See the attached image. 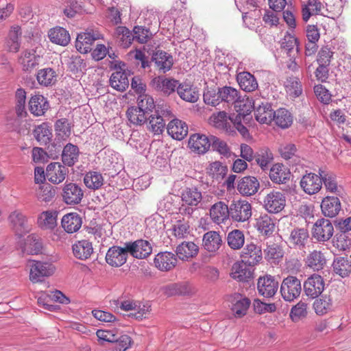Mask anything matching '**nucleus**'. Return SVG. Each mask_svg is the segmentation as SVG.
<instances>
[{"label": "nucleus", "instance_id": "obj_63", "mask_svg": "<svg viewBox=\"0 0 351 351\" xmlns=\"http://www.w3.org/2000/svg\"><path fill=\"white\" fill-rule=\"evenodd\" d=\"M172 232L178 239H185L190 234V226L188 221L178 220L172 226Z\"/></svg>", "mask_w": 351, "mask_h": 351}, {"label": "nucleus", "instance_id": "obj_52", "mask_svg": "<svg viewBox=\"0 0 351 351\" xmlns=\"http://www.w3.org/2000/svg\"><path fill=\"white\" fill-rule=\"evenodd\" d=\"M43 243L41 239L36 234L29 235L25 243L23 251L29 254H38L41 252Z\"/></svg>", "mask_w": 351, "mask_h": 351}, {"label": "nucleus", "instance_id": "obj_14", "mask_svg": "<svg viewBox=\"0 0 351 351\" xmlns=\"http://www.w3.org/2000/svg\"><path fill=\"white\" fill-rule=\"evenodd\" d=\"M278 289V282L273 276L266 275L258 278L257 290L261 295L265 298H271L276 293Z\"/></svg>", "mask_w": 351, "mask_h": 351}, {"label": "nucleus", "instance_id": "obj_36", "mask_svg": "<svg viewBox=\"0 0 351 351\" xmlns=\"http://www.w3.org/2000/svg\"><path fill=\"white\" fill-rule=\"evenodd\" d=\"M72 250L74 256L81 260L88 258L93 252L92 243L85 239L75 242Z\"/></svg>", "mask_w": 351, "mask_h": 351}, {"label": "nucleus", "instance_id": "obj_23", "mask_svg": "<svg viewBox=\"0 0 351 351\" xmlns=\"http://www.w3.org/2000/svg\"><path fill=\"white\" fill-rule=\"evenodd\" d=\"M152 61L154 62L155 66L163 73L169 71L173 64L172 56L161 50H158L153 53Z\"/></svg>", "mask_w": 351, "mask_h": 351}, {"label": "nucleus", "instance_id": "obj_10", "mask_svg": "<svg viewBox=\"0 0 351 351\" xmlns=\"http://www.w3.org/2000/svg\"><path fill=\"white\" fill-rule=\"evenodd\" d=\"M325 284L323 278L314 274L309 276L304 282L305 294L312 299L317 298L324 291Z\"/></svg>", "mask_w": 351, "mask_h": 351}, {"label": "nucleus", "instance_id": "obj_59", "mask_svg": "<svg viewBox=\"0 0 351 351\" xmlns=\"http://www.w3.org/2000/svg\"><path fill=\"white\" fill-rule=\"evenodd\" d=\"M334 271L341 277H346L351 272V261L343 257L337 258L332 263Z\"/></svg>", "mask_w": 351, "mask_h": 351}, {"label": "nucleus", "instance_id": "obj_41", "mask_svg": "<svg viewBox=\"0 0 351 351\" xmlns=\"http://www.w3.org/2000/svg\"><path fill=\"white\" fill-rule=\"evenodd\" d=\"M230 276L234 280L240 282L247 281L252 277V272L245 262L235 263L231 269Z\"/></svg>", "mask_w": 351, "mask_h": 351}, {"label": "nucleus", "instance_id": "obj_30", "mask_svg": "<svg viewBox=\"0 0 351 351\" xmlns=\"http://www.w3.org/2000/svg\"><path fill=\"white\" fill-rule=\"evenodd\" d=\"M199 252V247L194 242L183 241L176 247V255L182 261H189L195 257Z\"/></svg>", "mask_w": 351, "mask_h": 351}, {"label": "nucleus", "instance_id": "obj_27", "mask_svg": "<svg viewBox=\"0 0 351 351\" xmlns=\"http://www.w3.org/2000/svg\"><path fill=\"white\" fill-rule=\"evenodd\" d=\"M259 186V182L256 178L245 176L239 180L237 189L241 195L250 196L258 191Z\"/></svg>", "mask_w": 351, "mask_h": 351}, {"label": "nucleus", "instance_id": "obj_9", "mask_svg": "<svg viewBox=\"0 0 351 351\" xmlns=\"http://www.w3.org/2000/svg\"><path fill=\"white\" fill-rule=\"evenodd\" d=\"M8 221L12 230L19 237H23L30 230L27 217L19 210L12 212L8 217Z\"/></svg>", "mask_w": 351, "mask_h": 351}, {"label": "nucleus", "instance_id": "obj_25", "mask_svg": "<svg viewBox=\"0 0 351 351\" xmlns=\"http://www.w3.org/2000/svg\"><path fill=\"white\" fill-rule=\"evenodd\" d=\"M323 215L328 217H335L341 210V202L337 197L327 196L321 204Z\"/></svg>", "mask_w": 351, "mask_h": 351}, {"label": "nucleus", "instance_id": "obj_43", "mask_svg": "<svg viewBox=\"0 0 351 351\" xmlns=\"http://www.w3.org/2000/svg\"><path fill=\"white\" fill-rule=\"evenodd\" d=\"M238 113L229 117V119L233 123L235 128L242 134L245 136L247 133V129L242 124V121L245 122L250 119V109H239Z\"/></svg>", "mask_w": 351, "mask_h": 351}, {"label": "nucleus", "instance_id": "obj_58", "mask_svg": "<svg viewBox=\"0 0 351 351\" xmlns=\"http://www.w3.org/2000/svg\"><path fill=\"white\" fill-rule=\"evenodd\" d=\"M114 34L119 45L123 48L130 47L132 41L134 40L132 33L125 27H117Z\"/></svg>", "mask_w": 351, "mask_h": 351}, {"label": "nucleus", "instance_id": "obj_6", "mask_svg": "<svg viewBox=\"0 0 351 351\" xmlns=\"http://www.w3.org/2000/svg\"><path fill=\"white\" fill-rule=\"evenodd\" d=\"M249 103L247 107L246 104H244L243 106L246 109H250V111L252 108H254L255 118L260 123L269 124L273 121L275 111L271 108L270 104L268 102L260 103L256 101L252 102V105H251V101H249Z\"/></svg>", "mask_w": 351, "mask_h": 351}, {"label": "nucleus", "instance_id": "obj_19", "mask_svg": "<svg viewBox=\"0 0 351 351\" xmlns=\"http://www.w3.org/2000/svg\"><path fill=\"white\" fill-rule=\"evenodd\" d=\"M241 258L243 262H245L248 265H256L263 258L261 247L252 242L247 243L242 251Z\"/></svg>", "mask_w": 351, "mask_h": 351}, {"label": "nucleus", "instance_id": "obj_39", "mask_svg": "<svg viewBox=\"0 0 351 351\" xmlns=\"http://www.w3.org/2000/svg\"><path fill=\"white\" fill-rule=\"evenodd\" d=\"M269 178L276 184H285L290 178V171L283 165L276 163L270 169Z\"/></svg>", "mask_w": 351, "mask_h": 351}, {"label": "nucleus", "instance_id": "obj_7", "mask_svg": "<svg viewBox=\"0 0 351 351\" xmlns=\"http://www.w3.org/2000/svg\"><path fill=\"white\" fill-rule=\"evenodd\" d=\"M125 243L128 252L135 258H146L152 254V244L147 240L138 239L134 241L126 242Z\"/></svg>", "mask_w": 351, "mask_h": 351}, {"label": "nucleus", "instance_id": "obj_4", "mask_svg": "<svg viewBox=\"0 0 351 351\" xmlns=\"http://www.w3.org/2000/svg\"><path fill=\"white\" fill-rule=\"evenodd\" d=\"M280 291L285 301L292 302L301 293V282L297 277L289 276L282 280Z\"/></svg>", "mask_w": 351, "mask_h": 351}, {"label": "nucleus", "instance_id": "obj_60", "mask_svg": "<svg viewBox=\"0 0 351 351\" xmlns=\"http://www.w3.org/2000/svg\"><path fill=\"white\" fill-rule=\"evenodd\" d=\"M21 28L19 26L12 27L9 32L7 45L10 51L17 52L20 48Z\"/></svg>", "mask_w": 351, "mask_h": 351}, {"label": "nucleus", "instance_id": "obj_26", "mask_svg": "<svg viewBox=\"0 0 351 351\" xmlns=\"http://www.w3.org/2000/svg\"><path fill=\"white\" fill-rule=\"evenodd\" d=\"M50 300L58 302L61 304H69L70 302L69 299L66 297L61 291L56 290L51 291L49 293H43L41 296L38 298V302L40 305H43L45 309L51 311L53 308V306L49 304L47 302Z\"/></svg>", "mask_w": 351, "mask_h": 351}, {"label": "nucleus", "instance_id": "obj_12", "mask_svg": "<svg viewBox=\"0 0 351 351\" xmlns=\"http://www.w3.org/2000/svg\"><path fill=\"white\" fill-rule=\"evenodd\" d=\"M264 207L270 213H278L285 206V196L279 191H271L264 198Z\"/></svg>", "mask_w": 351, "mask_h": 351}, {"label": "nucleus", "instance_id": "obj_50", "mask_svg": "<svg viewBox=\"0 0 351 351\" xmlns=\"http://www.w3.org/2000/svg\"><path fill=\"white\" fill-rule=\"evenodd\" d=\"M250 300L241 295H237L232 301V311L236 317H241L247 313Z\"/></svg>", "mask_w": 351, "mask_h": 351}, {"label": "nucleus", "instance_id": "obj_54", "mask_svg": "<svg viewBox=\"0 0 351 351\" xmlns=\"http://www.w3.org/2000/svg\"><path fill=\"white\" fill-rule=\"evenodd\" d=\"M56 71L51 68H45L38 71L36 79L38 82L43 86H49L56 82Z\"/></svg>", "mask_w": 351, "mask_h": 351}, {"label": "nucleus", "instance_id": "obj_16", "mask_svg": "<svg viewBox=\"0 0 351 351\" xmlns=\"http://www.w3.org/2000/svg\"><path fill=\"white\" fill-rule=\"evenodd\" d=\"M291 247L303 250L310 242L308 231L304 228H296L291 230L289 239Z\"/></svg>", "mask_w": 351, "mask_h": 351}, {"label": "nucleus", "instance_id": "obj_61", "mask_svg": "<svg viewBox=\"0 0 351 351\" xmlns=\"http://www.w3.org/2000/svg\"><path fill=\"white\" fill-rule=\"evenodd\" d=\"M227 241L230 248L233 250L241 249L245 243L244 234L239 230H234L228 233Z\"/></svg>", "mask_w": 351, "mask_h": 351}, {"label": "nucleus", "instance_id": "obj_49", "mask_svg": "<svg viewBox=\"0 0 351 351\" xmlns=\"http://www.w3.org/2000/svg\"><path fill=\"white\" fill-rule=\"evenodd\" d=\"M79 149L76 145L69 143L64 146L62 160L63 163L69 167L73 166L78 160Z\"/></svg>", "mask_w": 351, "mask_h": 351}, {"label": "nucleus", "instance_id": "obj_24", "mask_svg": "<svg viewBox=\"0 0 351 351\" xmlns=\"http://www.w3.org/2000/svg\"><path fill=\"white\" fill-rule=\"evenodd\" d=\"M210 216L215 223H224L230 218L229 206L223 202H218L211 206Z\"/></svg>", "mask_w": 351, "mask_h": 351}, {"label": "nucleus", "instance_id": "obj_8", "mask_svg": "<svg viewBox=\"0 0 351 351\" xmlns=\"http://www.w3.org/2000/svg\"><path fill=\"white\" fill-rule=\"evenodd\" d=\"M300 186L306 194H316L322 188V177L319 173H307L302 177Z\"/></svg>", "mask_w": 351, "mask_h": 351}, {"label": "nucleus", "instance_id": "obj_3", "mask_svg": "<svg viewBox=\"0 0 351 351\" xmlns=\"http://www.w3.org/2000/svg\"><path fill=\"white\" fill-rule=\"evenodd\" d=\"M28 266L29 278L32 283L43 282L45 278L52 276L56 271V267L51 263L46 261L29 260Z\"/></svg>", "mask_w": 351, "mask_h": 351}, {"label": "nucleus", "instance_id": "obj_48", "mask_svg": "<svg viewBox=\"0 0 351 351\" xmlns=\"http://www.w3.org/2000/svg\"><path fill=\"white\" fill-rule=\"evenodd\" d=\"M323 4L319 0H308L302 5V16L303 20L306 22L310 17L321 12Z\"/></svg>", "mask_w": 351, "mask_h": 351}, {"label": "nucleus", "instance_id": "obj_29", "mask_svg": "<svg viewBox=\"0 0 351 351\" xmlns=\"http://www.w3.org/2000/svg\"><path fill=\"white\" fill-rule=\"evenodd\" d=\"M98 38L97 35L91 32L79 34L75 41V48L82 53H87L91 51L92 45Z\"/></svg>", "mask_w": 351, "mask_h": 351}, {"label": "nucleus", "instance_id": "obj_18", "mask_svg": "<svg viewBox=\"0 0 351 351\" xmlns=\"http://www.w3.org/2000/svg\"><path fill=\"white\" fill-rule=\"evenodd\" d=\"M178 81L166 78L162 76L156 77L151 81V86L158 90L162 92L163 94L169 95L173 93L179 86Z\"/></svg>", "mask_w": 351, "mask_h": 351}, {"label": "nucleus", "instance_id": "obj_11", "mask_svg": "<svg viewBox=\"0 0 351 351\" xmlns=\"http://www.w3.org/2000/svg\"><path fill=\"white\" fill-rule=\"evenodd\" d=\"M332 223L326 219H319L314 224L312 234L319 242L329 240L333 234Z\"/></svg>", "mask_w": 351, "mask_h": 351}, {"label": "nucleus", "instance_id": "obj_17", "mask_svg": "<svg viewBox=\"0 0 351 351\" xmlns=\"http://www.w3.org/2000/svg\"><path fill=\"white\" fill-rule=\"evenodd\" d=\"M62 196L66 204H77L82 201L84 193L77 184L68 183L63 187Z\"/></svg>", "mask_w": 351, "mask_h": 351}, {"label": "nucleus", "instance_id": "obj_46", "mask_svg": "<svg viewBox=\"0 0 351 351\" xmlns=\"http://www.w3.org/2000/svg\"><path fill=\"white\" fill-rule=\"evenodd\" d=\"M38 225L43 230H53L57 226V213L52 210L43 212L38 218Z\"/></svg>", "mask_w": 351, "mask_h": 351}, {"label": "nucleus", "instance_id": "obj_62", "mask_svg": "<svg viewBox=\"0 0 351 351\" xmlns=\"http://www.w3.org/2000/svg\"><path fill=\"white\" fill-rule=\"evenodd\" d=\"M287 94L293 98L299 97L302 93L301 82L298 77H290L285 84Z\"/></svg>", "mask_w": 351, "mask_h": 351}, {"label": "nucleus", "instance_id": "obj_45", "mask_svg": "<svg viewBox=\"0 0 351 351\" xmlns=\"http://www.w3.org/2000/svg\"><path fill=\"white\" fill-rule=\"evenodd\" d=\"M326 263L324 254L317 250L310 252L305 258V264L314 271H319L324 268Z\"/></svg>", "mask_w": 351, "mask_h": 351}, {"label": "nucleus", "instance_id": "obj_33", "mask_svg": "<svg viewBox=\"0 0 351 351\" xmlns=\"http://www.w3.org/2000/svg\"><path fill=\"white\" fill-rule=\"evenodd\" d=\"M221 243V237L216 231H208L203 236L202 246L205 250L209 252L217 251Z\"/></svg>", "mask_w": 351, "mask_h": 351}, {"label": "nucleus", "instance_id": "obj_55", "mask_svg": "<svg viewBox=\"0 0 351 351\" xmlns=\"http://www.w3.org/2000/svg\"><path fill=\"white\" fill-rule=\"evenodd\" d=\"M104 178L99 172L89 171L84 177V182L86 187L90 189L96 190L104 184Z\"/></svg>", "mask_w": 351, "mask_h": 351}, {"label": "nucleus", "instance_id": "obj_22", "mask_svg": "<svg viewBox=\"0 0 351 351\" xmlns=\"http://www.w3.org/2000/svg\"><path fill=\"white\" fill-rule=\"evenodd\" d=\"M281 47L286 51L290 60L295 58V56L299 51L298 40L293 29L286 32L282 40Z\"/></svg>", "mask_w": 351, "mask_h": 351}, {"label": "nucleus", "instance_id": "obj_44", "mask_svg": "<svg viewBox=\"0 0 351 351\" xmlns=\"http://www.w3.org/2000/svg\"><path fill=\"white\" fill-rule=\"evenodd\" d=\"M177 93L182 100L190 103L196 102L199 97L196 88L188 84H180L177 88Z\"/></svg>", "mask_w": 351, "mask_h": 351}, {"label": "nucleus", "instance_id": "obj_64", "mask_svg": "<svg viewBox=\"0 0 351 351\" xmlns=\"http://www.w3.org/2000/svg\"><path fill=\"white\" fill-rule=\"evenodd\" d=\"M35 138L41 144H47L51 136V130L48 125L43 123L38 125L34 130Z\"/></svg>", "mask_w": 351, "mask_h": 351}, {"label": "nucleus", "instance_id": "obj_13", "mask_svg": "<svg viewBox=\"0 0 351 351\" xmlns=\"http://www.w3.org/2000/svg\"><path fill=\"white\" fill-rule=\"evenodd\" d=\"M128 254L125 243L123 247L114 245L108 249L106 261L110 266L121 267L126 263Z\"/></svg>", "mask_w": 351, "mask_h": 351}, {"label": "nucleus", "instance_id": "obj_42", "mask_svg": "<svg viewBox=\"0 0 351 351\" xmlns=\"http://www.w3.org/2000/svg\"><path fill=\"white\" fill-rule=\"evenodd\" d=\"M237 80L241 88L245 92H252L258 86L256 78L249 72L244 71L239 73Z\"/></svg>", "mask_w": 351, "mask_h": 351}, {"label": "nucleus", "instance_id": "obj_15", "mask_svg": "<svg viewBox=\"0 0 351 351\" xmlns=\"http://www.w3.org/2000/svg\"><path fill=\"white\" fill-rule=\"evenodd\" d=\"M68 173V168L58 162H51L46 168L47 179L56 184L62 182Z\"/></svg>", "mask_w": 351, "mask_h": 351}, {"label": "nucleus", "instance_id": "obj_56", "mask_svg": "<svg viewBox=\"0 0 351 351\" xmlns=\"http://www.w3.org/2000/svg\"><path fill=\"white\" fill-rule=\"evenodd\" d=\"M257 165L263 169H267L269 164L274 159L273 154L267 147L260 149L256 154L254 158Z\"/></svg>", "mask_w": 351, "mask_h": 351}, {"label": "nucleus", "instance_id": "obj_32", "mask_svg": "<svg viewBox=\"0 0 351 351\" xmlns=\"http://www.w3.org/2000/svg\"><path fill=\"white\" fill-rule=\"evenodd\" d=\"M167 130L168 134L177 140L183 139L188 134V126L186 123L177 119L169 121Z\"/></svg>", "mask_w": 351, "mask_h": 351}, {"label": "nucleus", "instance_id": "obj_53", "mask_svg": "<svg viewBox=\"0 0 351 351\" xmlns=\"http://www.w3.org/2000/svg\"><path fill=\"white\" fill-rule=\"evenodd\" d=\"M161 291L167 296L185 295L189 293V287L186 282L171 283L161 287Z\"/></svg>", "mask_w": 351, "mask_h": 351}, {"label": "nucleus", "instance_id": "obj_47", "mask_svg": "<svg viewBox=\"0 0 351 351\" xmlns=\"http://www.w3.org/2000/svg\"><path fill=\"white\" fill-rule=\"evenodd\" d=\"M110 84L115 90L124 91L129 86L127 73L123 71H117L112 73Z\"/></svg>", "mask_w": 351, "mask_h": 351}, {"label": "nucleus", "instance_id": "obj_40", "mask_svg": "<svg viewBox=\"0 0 351 351\" xmlns=\"http://www.w3.org/2000/svg\"><path fill=\"white\" fill-rule=\"evenodd\" d=\"M255 227L257 230L263 235H270L275 230V223L274 219L268 214H261L256 219Z\"/></svg>", "mask_w": 351, "mask_h": 351}, {"label": "nucleus", "instance_id": "obj_38", "mask_svg": "<svg viewBox=\"0 0 351 351\" xmlns=\"http://www.w3.org/2000/svg\"><path fill=\"white\" fill-rule=\"evenodd\" d=\"M317 173L322 177V185H324L326 191L336 195L340 194L341 188L337 184V178L334 173L322 169H319Z\"/></svg>", "mask_w": 351, "mask_h": 351}, {"label": "nucleus", "instance_id": "obj_34", "mask_svg": "<svg viewBox=\"0 0 351 351\" xmlns=\"http://www.w3.org/2000/svg\"><path fill=\"white\" fill-rule=\"evenodd\" d=\"M40 56L37 54L35 49L24 51L19 58V63L24 71H31L38 65Z\"/></svg>", "mask_w": 351, "mask_h": 351}, {"label": "nucleus", "instance_id": "obj_21", "mask_svg": "<svg viewBox=\"0 0 351 351\" xmlns=\"http://www.w3.org/2000/svg\"><path fill=\"white\" fill-rule=\"evenodd\" d=\"M177 255L170 252L158 253L154 258V263L159 270L169 271L176 265Z\"/></svg>", "mask_w": 351, "mask_h": 351}, {"label": "nucleus", "instance_id": "obj_5", "mask_svg": "<svg viewBox=\"0 0 351 351\" xmlns=\"http://www.w3.org/2000/svg\"><path fill=\"white\" fill-rule=\"evenodd\" d=\"M229 212L233 221L245 222L252 216V206L246 200L233 201L229 206Z\"/></svg>", "mask_w": 351, "mask_h": 351}, {"label": "nucleus", "instance_id": "obj_2", "mask_svg": "<svg viewBox=\"0 0 351 351\" xmlns=\"http://www.w3.org/2000/svg\"><path fill=\"white\" fill-rule=\"evenodd\" d=\"M173 117V114L169 105L158 104L156 105L154 114H150L148 116V128L154 134H160L165 130L166 122L170 121Z\"/></svg>", "mask_w": 351, "mask_h": 351}, {"label": "nucleus", "instance_id": "obj_20", "mask_svg": "<svg viewBox=\"0 0 351 351\" xmlns=\"http://www.w3.org/2000/svg\"><path fill=\"white\" fill-rule=\"evenodd\" d=\"M189 147L192 152L198 154H204L210 147V136L204 134H194L189 141Z\"/></svg>", "mask_w": 351, "mask_h": 351}, {"label": "nucleus", "instance_id": "obj_35", "mask_svg": "<svg viewBox=\"0 0 351 351\" xmlns=\"http://www.w3.org/2000/svg\"><path fill=\"white\" fill-rule=\"evenodd\" d=\"M221 101L228 104H234V108L241 109V101L239 91L231 86L219 88Z\"/></svg>", "mask_w": 351, "mask_h": 351}, {"label": "nucleus", "instance_id": "obj_31", "mask_svg": "<svg viewBox=\"0 0 351 351\" xmlns=\"http://www.w3.org/2000/svg\"><path fill=\"white\" fill-rule=\"evenodd\" d=\"M61 224L67 233L71 234L79 230L82 226V220L77 213H70L62 217Z\"/></svg>", "mask_w": 351, "mask_h": 351}, {"label": "nucleus", "instance_id": "obj_28", "mask_svg": "<svg viewBox=\"0 0 351 351\" xmlns=\"http://www.w3.org/2000/svg\"><path fill=\"white\" fill-rule=\"evenodd\" d=\"M49 108V104L47 98L42 95H34L29 99V111L35 116L43 115Z\"/></svg>", "mask_w": 351, "mask_h": 351}, {"label": "nucleus", "instance_id": "obj_57", "mask_svg": "<svg viewBox=\"0 0 351 351\" xmlns=\"http://www.w3.org/2000/svg\"><path fill=\"white\" fill-rule=\"evenodd\" d=\"M148 116V114L141 111L136 106L130 107L127 110L128 120L134 125H141L144 124L147 121Z\"/></svg>", "mask_w": 351, "mask_h": 351}, {"label": "nucleus", "instance_id": "obj_51", "mask_svg": "<svg viewBox=\"0 0 351 351\" xmlns=\"http://www.w3.org/2000/svg\"><path fill=\"white\" fill-rule=\"evenodd\" d=\"M273 121L280 128L286 129L293 123V117L291 112L285 108H280L274 112Z\"/></svg>", "mask_w": 351, "mask_h": 351}, {"label": "nucleus", "instance_id": "obj_37", "mask_svg": "<svg viewBox=\"0 0 351 351\" xmlns=\"http://www.w3.org/2000/svg\"><path fill=\"white\" fill-rule=\"evenodd\" d=\"M48 37L51 43L63 47L66 46L71 40L69 32L59 26L50 29Z\"/></svg>", "mask_w": 351, "mask_h": 351}, {"label": "nucleus", "instance_id": "obj_1", "mask_svg": "<svg viewBox=\"0 0 351 351\" xmlns=\"http://www.w3.org/2000/svg\"><path fill=\"white\" fill-rule=\"evenodd\" d=\"M213 197L202 195L196 187H186L181 192V199L183 202L180 208L182 214L191 216L193 213V206L205 208L211 202Z\"/></svg>", "mask_w": 351, "mask_h": 351}]
</instances>
